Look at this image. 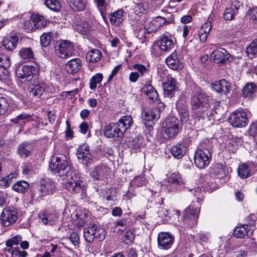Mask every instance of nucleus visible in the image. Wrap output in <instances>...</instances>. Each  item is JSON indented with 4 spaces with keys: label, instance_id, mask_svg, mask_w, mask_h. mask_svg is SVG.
<instances>
[{
    "label": "nucleus",
    "instance_id": "obj_1",
    "mask_svg": "<svg viewBox=\"0 0 257 257\" xmlns=\"http://www.w3.org/2000/svg\"><path fill=\"white\" fill-rule=\"evenodd\" d=\"M133 123L130 115H124L120 117L116 123H110L104 128V135L111 139L119 138L122 137L125 131L130 128Z\"/></svg>",
    "mask_w": 257,
    "mask_h": 257
},
{
    "label": "nucleus",
    "instance_id": "obj_2",
    "mask_svg": "<svg viewBox=\"0 0 257 257\" xmlns=\"http://www.w3.org/2000/svg\"><path fill=\"white\" fill-rule=\"evenodd\" d=\"M49 168L55 172V174H58L61 177H68V174L70 170L66 157L62 155L53 157L49 164Z\"/></svg>",
    "mask_w": 257,
    "mask_h": 257
},
{
    "label": "nucleus",
    "instance_id": "obj_3",
    "mask_svg": "<svg viewBox=\"0 0 257 257\" xmlns=\"http://www.w3.org/2000/svg\"><path fill=\"white\" fill-rule=\"evenodd\" d=\"M179 133V124L174 117L167 118L162 123V133L165 139H172L175 138Z\"/></svg>",
    "mask_w": 257,
    "mask_h": 257
},
{
    "label": "nucleus",
    "instance_id": "obj_4",
    "mask_svg": "<svg viewBox=\"0 0 257 257\" xmlns=\"http://www.w3.org/2000/svg\"><path fill=\"white\" fill-rule=\"evenodd\" d=\"M84 237L88 242H92L95 238L99 241L103 240L105 237V230L94 224H89L84 229Z\"/></svg>",
    "mask_w": 257,
    "mask_h": 257
},
{
    "label": "nucleus",
    "instance_id": "obj_5",
    "mask_svg": "<svg viewBox=\"0 0 257 257\" xmlns=\"http://www.w3.org/2000/svg\"><path fill=\"white\" fill-rule=\"evenodd\" d=\"M37 190L40 197L43 198L55 193L56 187L55 183L50 178H42L38 184Z\"/></svg>",
    "mask_w": 257,
    "mask_h": 257
},
{
    "label": "nucleus",
    "instance_id": "obj_6",
    "mask_svg": "<svg viewBox=\"0 0 257 257\" xmlns=\"http://www.w3.org/2000/svg\"><path fill=\"white\" fill-rule=\"evenodd\" d=\"M65 186L66 189L73 193L82 195L86 190L85 183L78 179L74 174H70V178L68 179Z\"/></svg>",
    "mask_w": 257,
    "mask_h": 257
},
{
    "label": "nucleus",
    "instance_id": "obj_7",
    "mask_svg": "<svg viewBox=\"0 0 257 257\" xmlns=\"http://www.w3.org/2000/svg\"><path fill=\"white\" fill-rule=\"evenodd\" d=\"M173 18H170L167 20L164 17L158 16L151 22L146 24L144 26V29L146 30L147 33L151 34L157 31L164 25L173 23Z\"/></svg>",
    "mask_w": 257,
    "mask_h": 257
},
{
    "label": "nucleus",
    "instance_id": "obj_8",
    "mask_svg": "<svg viewBox=\"0 0 257 257\" xmlns=\"http://www.w3.org/2000/svg\"><path fill=\"white\" fill-rule=\"evenodd\" d=\"M211 154L209 151L206 148L198 149L194 155V163L200 169L204 168L210 162Z\"/></svg>",
    "mask_w": 257,
    "mask_h": 257
},
{
    "label": "nucleus",
    "instance_id": "obj_9",
    "mask_svg": "<svg viewBox=\"0 0 257 257\" xmlns=\"http://www.w3.org/2000/svg\"><path fill=\"white\" fill-rule=\"evenodd\" d=\"M200 213L199 207L188 206L184 211L183 221L188 226L192 227L196 224Z\"/></svg>",
    "mask_w": 257,
    "mask_h": 257
},
{
    "label": "nucleus",
    "instance_id": "obj_10",
    "mask_svg": "<svg viewBox=\"0 0 257 257\" xmlns=\"http://www.w3.org/2000/svg\"><path fill=\"white\" fill-rule=\"evenodd\" d=\"M0 218L2 224L5 226H9L14 224L17 220V211L15 208L11 207L5 208Z\"/></svg>",
    "mask_w": 257,
    "mask_h": 257
},
{
    "label": "nucleus",
    "instance_id": "obj_11",
    "mask_svg": "<svg viewBox=\"0 0 257 257\" xmlns=\"http://www.w3.org/2000/svg\"><path fill=\"white\" fill-rule=\"evenodd\" d=\"M38 68L32 65H24L22 70H18L16 72L18 77L22 82H25L31 80L33 76L36 75Z\"/></svg>",
    "mask_w": 257,
    "mask_h": 257
},
{
    "label": "nucleus",
    "instance_id": "obj_12",
    "mask_svg": "<svg viewBox=\"0 0 257 257\" xmlns=\"http://www.w3.org/2000/svg\"><path fill=\"white\" fill-rule=\"evenodd\" d=\"M247 121L246 114L243 111H235L229 117V123L235 127H244Z\"/></svg>",
    "mask_w": 257,
    "mask_h": 257
},
{
    "label": "nucleus",
    "instance_id": "obj_13",
    "mask_svg": "<svg viewBox=\"0 0 257 257\" xmlns=\"http://www.w3.org/2000/svg\"><path fill=\"white\" fill-rule=\"evenodd\" d=\"M55 51L59 57L65 58L72 55L74 47L72 43L65 40L58 43V45L56 46Z\"/></svg>",
    "mask_w": 257,
    "mask_h": 257
},
{
    "label": "nucleus",
    "instance_id": "obj_14",
    "mask_svg": "<svg viewBox=\"0 0 257 257\" xmlns=\"http://www.w3.org/2000/svg\"><path fill=\"white\" fill-rule=\"evenodd\" d=\"M76 155L78 159L83 164L88 165L92 162L89 147L87 144H83L80 145L77 149Z\"/></svg>",
    "mask_w": 257,
    "mask_h": 257
},
{
    "label": "nucleus",
    "instance_id": "obj_15",
    "mask_svg": "<svg viewBox=\"0 0 257 257\" xmlns=\"http://www.w3.org/2000/svg\"><path fill=\"white\" fill-rule=\"evenodd\" d=\"M208 97L200 89H197L192 94L191 103L194 108H197L208 103Z\"/></svg>",
    "mask_w": 257,
    "mask_h": 257
},
{
    "label": "nucleus",
    "instance_id": "obj_16",
    "mask_svg": "<svg viewBox=\"0 0 257 257\" xmlns=\"http://www.w3.org/2000/svg\"><path fill=\"white\" fill-rule=\"evenodd\" d=\"M109 169L105 165L94 167L90 171V176L94 181L103 180L109 174Z\"/></svg>",
    "mask_w": 257,
    "mask_h": 257
},
{
    "label": "nucleus",
    "instance_id": "obj_17",
    "mask_svg": "<svg viewBox=\"0 0 257 257\" xmlns=\"http://www.w3.org/2000/svg\"><path fill=\"white\" fill-rule=\"evenodd\" d=\"M166 186L169 191H174L182 184V180L178 173L175 172L168 176L165 181Z\"/></svg>",
    "mask_w": 257,
    "mask_h": 257
},
{
    "label": "nucleus",
    "instance_id": "obj_18",
    "mask_svg": "<svg viewBox=\"0 0 257 257\" xmlns=\"http://www.w3.org/2000/svg\"><path fill=\"white\" fill-rule=\"evenodd\" d=\"M158 246L162 249H168L173 244V237L167 232H161L158 235Z\"/></svg>",
    "mask_w": 257,
    "mask_h": 257
},
{
    "label": "nucleus",
    "instance_id": "obj_19",
    "mask_svg": "<svg viewBox=\"0 0 257 257\" xmlns=\"http://www.w3.org/2000/svg\"><path fill=\"white\" fill-rule=\"evenodd\" d=\"M211 58L216 63H223L227 60L229 54L223 48H220L214 50L211 54Z\"/></svg>",
    "mask_w": 257,
    "mask_h": 257
},
{
    "label": "nucleus",
    "instance_id": "obj_20",
    "mask_svg": "<svg viewBox=\"0 0 257 257\" xmlns=\"http://www.w3.org/2000/svg\"><path fill=\"white\" fill-rule=\"evenodd\" d=\"M176 81L175 79L171 77H168L167 80L163 83L164 95L171 98L174 94L176 90Z\"/></svg>",
    "mask_w": 257,
    "mask_h": 257
},
{
    "label": "nucleus",
    "instance_id": "obj_21",
    "mask_svg": "<svg viewBox=\"0 0 257 257\" xmlns=\"http://www.w3.org/2000/svg\"><path fill=\"white\" fill-rule=\"evenodd\" d=\"M30 95L39 98L45 91V85L43 82L34 81L29 86Z\"/></svg>",
    "mask_w": 257,
    "mask_h": 257
},
{
    "label": "nucleus",
    "instance_id": "obj_22",
    "mask_svg": "<svg viewBox=\"0 0 257 257\" xmlns=\"http://www.w3.org/2000/svg\"><path fill=\"white\" fill-rule=\"evenodd\" d=\"M166 62L168 67L172 70L181 69L183 67L176 52H173L168 56L166 59Z\"/></svg>",
    "mask_w": 257,
    "mask_h": 257
},
{
    "label": "nucleus",
    "instance_id": "obj_23",
    "mask_svg": "<svg viewBox=\"0 0 257 257\" xmlns=\"http://www.w3.org/2000/svg\"><path fill=\"white\" fill-rule=\"evenodd\" d=\"M213 15L211 13L208 17V20L203 24L198 32L199 38L201 42H204L207 39L208 34L211 29V24L210 20H212L213 19Z\"/></svg>",
    "mask_w": 257,
    "mask_h": 257
},
{
    "label": "nucleus",
    "instance_id": "obj_24",
    "mask_svg": "<svg viewBox=\"0 0 257 257\" xmlns=\"http://www.w3.org/2000/svg\"><path fill=\"white\" fill-rule=\"evenodd\" d=\"M211 85L212 89L218 93L226 94L230 91V85L225 79L215 81Z\"/></svg>",
    "mask_w": 257,
    "mask_h": 257
},
{
    "label": "nucleus",
    "instance_id": "obj_25",
    "mask_svg": "<svg viewBox=\"0 0 257 257\" xmlns=\"http://www.w3.org/2000/svg\"><path fill=\"white\" fill-rule=\"evenodd\" d=\"M160 115V111L159 109L157 107L145 109L142 113L143 118L147 121L157 119L159 118Z\"/></svg>",
    "mask_w": 257,
    "mask_h": 257
},
{
    "label": "nucleus",
    "instance_id": "obj_26",
    "mask_svg": "<svg viewBox=\"0 0 257 257\" xmlns=\"http://www.w3.org/2000/svg\"><path fill=\"white\" fill-rule=\"evenodd\" d=\"M158 44L160 49L164 51H169L174 46V42L171 38L166 35L160 37Z\"/></svg>",
    "mask_w": 257,
    "mask_h": 257
},
{
    "label": "nucleus",
    "instance_id": "obj_27",
    "mask_svg": "<svg viewBox=\"0 0 257 257\" xmlns=\"http://www.w3.org/2000/svg\"><path fill=\"white\" fill-rule=\"evenodd\" d=\"M142 91L152 102L160 101L158 93L152 85L150 84L145 85L142 88Z\"/></svg>",
    "mask_w": 257,
    "mask_h": 257
},
{
    "label": "nucleus",
    "instance_id": "obj_28",
    "mask_svg": "<svg viewBox=\"0 0 257 257\" xmlns=\"http://www.w3.org/2000/svg\"><path fill=\"white\" fill-rule=\"evenodd\" d=\"M124 12L122 9L118 10L111 13L109 16L110 23L115 26L119 25L124 20Z\"/></svg>",
    "mask_w": 257,
    "mask_h": 257
},
{
    "label": "nucleus",
    "instance_id": "obj_29",
    "mask_svg": "<svg viewBox=\"0 0 257 257\" xmlns=\"http://www.w3.org/2000/svg\"><path fill=\"white\" fill-rule=\"evenodd\" d=\"M69 7L75 11H84L87 7V0H66Z\"/></svg>",
    "mask_w": 257,
    "mask_h": 257
},
{
    "label": "nucleus",
    "instance_id": "obj_30",
    "mask_svg": "<svg viewBox=\"0 0 257 257\" xmlns=\"http://www.w3.org/2000/svg\"><path fill=\"white\" fill-rule=\"evenodd\" d=\"M81 62L78 58H75L69 61L66 64V69L69 73L78 72L81 68Z\"/></svg>",
    "mask_w": 257,
    "mask_h": 257
},
{
    "label": "nucleus",
    "instance_id": "obj_31",
    "mask_svg": "<svg viewBox=\"0 0 257 257\" xmlns=\"http://www.w3.org/2000/svg\"><path fill=\"white\" fill-rule=\"evenodd\" d=\"M32 150V145L28 142H24L19 146L18 153L22 157H27L30 155Z\"/></svg>",
    "mask_w": 257,
    "mask_h": 257
},
{
    "label": "nucleus",
    "instance_id": "obj_32",
    "mask_svg": "<svg viewBox=\"0 0 257 257\" xmlns=\"http://www.w3.org/2000/svg\"><path fill=\"white\" fill-rule=\"evenodd\" d=\"M186 148L182 144H178L173 146L171 149L172 156L177 159H181L186 153Z\"/></svg>",
    "mask_w": 257,
    "mask_h": 257
},
{
    "label": "nucleus",
    "instance_id": "obj_33",
    "mask_svg": "<svg viewBox=\"0 0 257 257\" xmlns=\"http://www.w3.org/2000/svg\"><path fill=\"white\" fill-rule=\"evenodd\" d=\"M32 120V116L26 113H22L16 117L12 119L11 121L19 126L22 127L27 122Z\"/></svg>",
    "mask_w": 257,
    "mask_h": 257
},
{
    "label": "nucleus",
    "instance_id": "obj_34",
    "mask_svg": "<svg viewBox=\"0 0 257 257\" xmlns=\"http://www.w3.org/2000/svg\"><path fill=\"white\" fill-rule=\"evenodd\" d=\"M18 40V37L16 36L5 38L3 41V46L6 49L12 51L16 48Z\"/></svg>",
    "mask_w": 257,
    "mask_h": 257
},
{
    "label": "nucleus",
    "instance_id": "obj_35",
    "mask_svg": "<svg viewBox=\"0 0 257 257\" xmlns=\"http://www.w3.org/2000/svg\"><path fill=\"white\" fill-rule=\"evenodd\" d=\"M177 108L180 114L181 120L182 122L188 121L189 118V115L186 105L180 102H178L177 103Z\"/></svg>",
    "mask_w": 257,
    "mask_h": 257
},
{
    "label": "nucleus",
    "instance_id": "obj_36",
    "mask_svg": "<svg viewBox=\"0 0 257 257\" xmlns=\"http://www.w3.org/2000/svg\"><path fill=\"white\" fill-rule=\"evenodd\" d=\"M91 27V23L89 21H80L75 26V30L82 35L88 33Z\"/></svg>",
    "mask_w": 257,
    "mask_h": 257
},
{
    "label": "nucleus",
    "instance_id": "obj_37",
    "mask_svg": "<svg viewBox=\"0 0 257 257\" xmlns=\"http://www.w3.org/2000/svg\"><path fill=\"white\" fill-rule=\"evenodd\" d=\"M101 57L100 52L97 49H92L87 52L86 59L90 62H96L100 60Z\"/></svg>",
    "mask_w": 257,
    "mask_h": 257
},
{
    "label": "nucleus",
    "instance_id": "obj_38",
    "mask_svg": "<svg viewBox=\"0 0 257 257\" xmlns=\"http://www.w3.org/2000/svg\"><path fill=\"white\" fill-rule=\"evenodd\" d=\"M256 90V86L253 83H247L242 89L243 95L245 97L252 98Z\"/></svg>",
    "mask_w": 257,
    "mask_h": 257
},
{
    "label": "nucleus",
    "instance_id": "obj_39",
    "mask_svg": "<svg viewBox=\"0 0 257 257\" xmlns=\"http://www.w3.org/2000/svg\"><path fill=\"white\" fill-rule=\"evenodd\" d=\"M237 173L242 179L248 178L250 175L249 166L246 163L239 165L237 169Z\"/></svg>",
    "mask_w": 257,
    "mask_h": 257
},
{
    "label": "nucleus",
    "instance_id": "obj_40",
    "mask_svg": "<svg viewBox=\"0 0 257 257\" xmlns=\"http://www.w3.org/2000/svg\"><path fill=\"white\" fill-rule=\"evenodd\" d=\"M29 184L24 181L17 182L13 186V189L20 193H24L29 189Z\"/></svg>",
    "mask_w": 257,
    "mask_h": 257
},
{
    "label": "nucleus",
    "instance_id": "obj_41",
    "mask_svg": "<svg viewBox=\"0 0 257 257\" xmlns=\"http://www.w3.org/2000/svg\"><path fill=\"white\" fill-rule=\"evenodd\" d=\"M233 235L236 238H244L247 236V231L245 225L237 226L234 230Z\"/></svg>",
    "mask_w": 257,
    "mask_h": 257
},
{
    "label": "nucleus",
    "instance_id": "obj_42",
    "mask_svg": "<svg viewBox=\"0 0 257 257\" xmlns=\"http://www.w3.org/2000/svg\"><path fill=\"white\" fill-rule=\"evenodd\" d=\"M45 4L49 9L56 12L59 11L61 8L58 0H45Z\"/></svg>",
    "mask_w": 257,
    "mask_h": 257
},
{
    "label": "nucleus",
    "instance_id": "obj_43",
    "mask_svg": "<svg viewBox=\"0 0 257 257\" xmlns=\"http://www.w3.org/2000/svg\"><path fill=\"white\" fill-rule=\"evenodd\" d=\"M20 57L24 60H29L33 58L34 54L30 48H23L19 52Z\"/></svg>",
    "mask_w": 257,
    "mask_h": 257
},
{
    "label": "nucleus",
    "instance_id": "obj_44",
    "mask_svg": "<svg viewBox=\"0 0 257 257\" xmlns=\"http://www.w3.org/2000/svg\"><path fill=\"white\" fill-rule=\"evenodd\" d=\"M103 79V75L101 73H97L90 79L89 87L93 90L96 88L97 84L100 83Z\"/></svg>",
    "mask_w": 257,
    "mask_h": 257
},
{
    "label": "nucleus",
    "instance_id": "obj_45",
    "mask_svg": "<svg viewBox=\"0 0 257 257\" xmlns=\"http://www.w3.org/2000/svg\"><path fill=\"white\" fill-rule=\"evenodd\" d=\"M246 52L248 57H251L257 53V39L251 42L246 49Z\"/></svg>",
    "mask_w": 257,
    "mask_h": 257
},
{
    "label": "nucleus",
    "instance_id": "obj_46",
    "mask_svg": "<svg viewBox=\"0 0 257 257\" xmlns=\"http://www.w3.org/2000/svg\"><path fill=\"white\" fill-rule=\"evenodd\" d=\"M133 67L138 71L139 76H144L149 74V69L142 64H136L133 66Z\"/></svg>",
    "mask_w": 257,
    "mask_h": 257
},
{
    "label": "nucleus",
    "instance_id": "obj_47",
    "mask_svg": "<svg viewBox=\"0 0 257 257\" xmlns=\"http://www.w3.org/2000/svg\"><path fill=\"white\" fill-rule=\"evenodd\" d=\"M51 40V33H46L42 34L40 37L41 44L43 47L47 46Z\"/></svg>",
    "mask_w": 257,
    "mask_h": 257
},
{
    "label": "nucleus",
    "instance_id": "obj_48",
    "mask_svg": "<svg viewBox=\"0 0 257 257\" xmlns=\"http://www.w3.org/2000/svg\"><path fill=\"white\" fill-rule=\"evenodd\" d=\"M214 173L216 176L219 178H221L225 174V171L223 165L217 164L215 166L214 169Z\"/></svg>",
    "mask_w": 257,
    "mask_h": 257
},
{
    "label": "nucleus",
    "instance_id": "obj_49",
    "mask_svg": "<svg viewBox=\"0 0 257 257\" xmlns=\"http://www.w3.org/2000/svg\"><path fill=\"white\" fill-rule=\"evenodd\" d=\"M235 15V12H234L233 8H229L225 9L223 14V18L226 21L232 20Z\"/></svg>",
    "mask_w": 257,
    "mask_h": 257
},
{
    "label": "nucleus",
    "instance_id": "obj_50",
    "mask_svg": "<svg viewBox=\"0 0 257 257\" xmlns=\"http://www.w3.org/2000/svg\"><path fill=\"white\" fill-rule=\"evenodd\" d=\"M22 237L21 235L18 234L13 238L8 239L6 241V245L8 247H12L14 245H17L19 243L20 241H22Z\"/></svg>",
    "mask_w": 257,
    "mask_h": 257
},
{
    "label": "nucleus",
    "instance_id": "obj_51",
    "mask_svg": "<svg viewBox=\"0 0 257 257\" xmlns=\"http://www.w3.org/2000/svg\"><path fill=\"white\" fill-rule=\"evenodd\" d=\"M9 103L6 99L0 97V115L4 114L7 111Z\"/></svg>",
    "mask_w": 257,
    "mask_h": 257
},
{
    "label": "nucleus",
    "instance_id": "obj_52",
    "mask_svg": "<svg viewBox=\"0 0 257 257\" xmlns=\"http://www.w3.org/2000/svg\"><path fill=\"white\" fill-rule=\"evenodd\" d=\"M145 30L144 27H143L142 25L137 26L135 29V34L136 36L139 39H142L145 38Z\"/></svg>",
    "mask_w": 257,
    "mask_h": 257
},
{
    "label": "nucleus",
    "instance_id": "obj_53",
    "mask_svg": "<svg viewBox=\"0 0 257 257\" xmlns=\"http://www.w3.org/2000/svg\"><path fill=\"white\" fill-rule=\"evenodd\" d=\"M0 64L6 67L9 68L11 66V61L9 57L4 54H0Z\"/></svg>",
    "mask_w": 257,
    "mask_h": 257
},
{
    "label": "nucleus",
    "instance_id": "obj_54",
    "mask_svg": "<svg viewBox=\"0 0 257 257\" xmlns=\"http://www.w3.org/2000/svg\"><path fill=\"white\" fill-rule=\"evenodd\" d=\"M94 3L101 13L105 12L107 5L105 0H94Z\"/></svg>",
    "mask_w": 257,
    "mask_h": 257
},
{
    "label": "nucleus",
    "instance_id": "obj_55",
    "mask_svg": "<svg viewBox=\"0 0 257 257\" xmlns=\"http://www.w3.org/2000/svg\"><path fill=\"white\" fill-rule=\"evenodd\" d=\"M24 28L27 32H31L36 28L32 19L26 21L24 23Z\"/></svg>",
    "mask_w": 257,
    "mask_h": 257
},
{
    "label": "nucleus",
    "instance_id": "obj_56",
    "mask_svg": "<svg viewBox=\"0 0 257 257\" xmlns=\"http://www.w3.org/2000/svg\"><path fill=\"white\" fill-rule=\"evenodd\" d=\"M146 9L143 3H139L136 4L134 7V11L137 14L141 13L143 14L145 12Z\"/></svg>",
    "mask_w": 257,
    "mask_h": 257
},
{
    "label": "nucleus",
    "instance_id": "obj_57",
    "mask_svg": "<svg viewBox=\"0 0 257 257\" xmlns=\"http://www.w3.org/2000/svg\"><path fill=\"white\" fill-rule=\"evenodd\" d=\"M7 69V68L0 64V79H5L7 78L8 73Z\"/></svg>",
    "mask_w": 257,
    "mask_h": 257
},
{
    "label": "nucleus",
    "instance_id": "obj_58",
    "mask_svg": "<svg viewBox=\"0 0 257 257\" xmlns=\"http://www.w3.org/2000/svg\"><path fill=\"white\" fill-rule=\"evenodd\" d=\"M7 194L4 192H0V206H3L6 204Z\"/></svg>",
    "mask_w": 257,
    "mask_h": 257
},
{
    "label": "nucleus",
    "instance_id": "obj_59",
    "mask_svg": "<svg viewBox=\"0 0 257 257\" xmlns=\"http://www.w3.org/2000/svg\"><path fill=\"white\" fill-rule=\"evenodd\" d=\"M70 239L72 243L76 245L78 242L79 236L77 233L75 232H72L70 234Z\"/></svg>",
    "mask_w": 257,
    "mask_h": 257
},
{
    "label": "nucleus",
    "instance_id": "obj_60",
    "mask_svg": "<svg viewBox=\"0 0 257 257\" xmlns=\"http://www.w3.org/2000/svg\"><path fill=\"white\" fill-rule=\"evenodd\" d=\"M42 18V16L39 15L38 14H33L31 16L30 19H32V21L34 23V25L36 26V24H37V23H38Z\"/></svg>",
    "mask_w": 257,
    "mask_h": 257
},
{
    "label": "nucleus",
    "instance_id": "obj_61",
    "mask_svg": "<svg viewBox=\"0 0 257 257\" xmlns=\"http://www.w3.org/2000/svg\"><path fill=\"white\" fill-rule=\"evenodd\" d=\"M39 218L42 220V221L45 224H46L48 223V221L51 222L50 220V216H48L46 214L42 213L39 215Z\"/></svg>",
    "mask_w": 257,
    "mask_h": 257
},
{
    "label": "nucleus",
    "instance_id": "obj_62",
    "mask_svg": "<svg viewBox=\"0 0 257 257\" xmlns=\"http://www.w3.org/2000/svg\"><path fill=\"white\" fill-rule=\"evenodd\" d=\"M139 76V74L138 72H133L130 74L129 80L132 82H135L137 81Z\"/></svg>",
    "mask_w": 257,
    "mask_h": 257
},
{
    "label": "nucleus",
    "instance_id": "obj_63",
    "mask_svg": "<svg viewBox=\"0 0 257 257\" xmlns=\"http://www.w3.org/2000/svg\"><path fill=\"white\" fill-rule=\"evenodd\" d=\"M234 255L235 257H246L247 256V251L244 249H240L236 251L234 253Z\"/></svg>",
    "mask_w": 257,
    "mask_h": 257
},
{
    "label": "nucleus",
    "instance_id": "obj_64",
    "mask_svg": "<svg viewBox=\"0 0 257 257\" xmlns=\"http://www.w3.org/2000/svg\"><path fill=\"white\" fill-rule=\"evenodd\" d=\"M249 15L252 20L257 21V8L251 10L249 12Z\"/></svg>",
    "mask_w": 257,
    "mask_h": 257
}]
</instances>
